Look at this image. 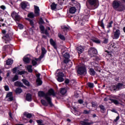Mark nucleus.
<instances>
[{
	"label": "nucleus",
	"mask_w": 125,
	"mask_h": 125,
	"mask_svg": "<svg viewBox=\"0 0 125 125\" xmlns=\"http://www.w3.org/2000/svg\"><path fill=\"white\" fill-rule=\"evenodd\" d=\"M38 95L40 97H44L45 99L46 100L48 103L51 106H53L52 103L51 102V98H50V95L53 96H55V93H54V90L52 89L49 90L48 92L47 93H44L43 91H39L38 92Z\"/></svg>",
	"instance_id": "1"
},
{
	"label": "nucleus",
	"mask_w": 125,
	"mask_h": 125,
	"mask_svg": "<svg viewBox=\"0 0 125 125\" xmlns=\"http://www.w3.org/2000/svg\"><path fill=\"white\" fill-rule=\"evenodd\" d=\"M88 54L91 57H93V60H97L98 58L96 57L97 54V50L94 48H90L88 51Z\"/></svg>",
	"instance_id": "2"
},
{
	"label": "nucleus",
	"mask_w": 125,
	"mask_h": 125,
	"mask_svg": "<svg viewBox=\"0 0 125 125\" xmlns=\"http://www.w3.org/2000/svg\"><path fill=\"white\" fill-rule=\"evenodd\" d=\"M78 74H79V75H85L86 74V69H85V66L84 65H83L82 66H80L78 68V69L77 70Z\"/></svg>",
	"instance_id": "3"
},
{
	"label": "nucleus",
	"mask_w": 125,
	"mask_h": 125,
	"mask_svg": "<svg viewBox=\"0 0 125 125\" xmlns=\"http://www.w3.org/2000/svg\"><path fill=\"white\" fill-rule=\"evenodd\" d=\"M88 2L90 5H93L95 8H97L99 6L98 0H88Z\"/></svg>",
	"instance_id": "4"
},
{
	"label": "nucleus",
	"mask_w": 125,
	"mask_h": 125,
	"mask_svg": "<svg viewBox=\"0 0 125 125\" xmlns=\"http://www.w3.org/2000/svg\"><path fill=\"white\" fill-rule=\"evenodd\" d=\"M12 17L15 20V21H20L21 17L16 12H13L11 14Z\"/></svg>",
	"instance_id": "5"
},
{
	"label": "nucleus",
	"mask_w": 125,
	"mask_h": 125,
	"mask_svg": "<svg viewBox=\"0 0 125 125\" xmlns=\"http://www.w3.org/2000/svg\"><path fill=\"white\" fill-rule=\"evenodd\" d=\"M121 35V31L119 29H117L113 34V40H118L120 38Z\"/></svg>",
	"instance_id": "6"
},
{
	"label": "nucleus",
	"mask_w": 125,
	"mask_h": 125,
	"mask_svg": "<svg viewBox=\"0 0 125 125\" xmlns=\"http://www.w3.org/2000/svg\"><path fill=\"white\" fill-rule=\"evenodd\" d=\"M63 77H64V74L62 72H60L58 73V82H59L60 83L63 82L64 78H63Z\"/></svg>",
	"instance_id": "7"
},
{
	"label": "nucleus",
	"mask_w": 125,
	"mask_h": 125,
	"mask_svg": "<svg viewBox=\"0 0 125 125\" xmlns=\"http://www.w3.org/2000/svg\"><path fill=\"white\" fill-rule=\"evenodd\" d=\"M124 87V84L122 83H118L117 85L113 86L114 90H119V89H122Z\"/></svg>",
	"instance_id": "8"
},
{
	"label": "nucleus",
	"mask_w": 125,
	"mask_h": 125,
	"mask_svg": "<svg viewBox=\"0 0 125 125\" xmlns=\"http://www.w3.org/2000/svg\"><path fill=\"white\" fill-rule=\"evenodd\" d=\"M36 77L37 78L36 80V83L38 85H42V80H41V78H40V77H41V74L39 73L37 74Z\"/></svg>",
	"instance_id": "9"
},
{
	"label": "nucleus",
	"mask_w": 125,
	"mask_h": 125,
	"mask_svg": "<svg viewBox=\"0 0 125 125\" xmlns=\"http://www.w3.org/2000/svg\"><path fill=\"white\" fill-rule=\"evenodd\" d=\"M2 38L4 39V40L6 41L5 43H8V42L11 40V38L10 37V35L9 34V33L6 34Z\"/></svg>",
	"instance_id": "10"
},
{
	"label": "nucleus",
	"mask_w": 125,
	"mask_h": 125,
	"mask_svg": "<svg viewBox=\"0 0 125 125\" xmlns=\"http://www.w3.org/2000/svg\"><path fill=\"white\" fill-rule=\"evenodd\" d=\"M6 98H7V101H13V96L12 95V92L8 93L6 95Z\"/></svg>",
	"instance_id": "11"
},
{
	"label": "nucleus",
	"mask_w": 125,
	"mask_h": 125,
	"mask_svg": "<svg viewBox=\"0 0 125 125\" xmlns=\"http://www.w3.org/2000/svg\"><path fill=\"white\" fill-rule=\"evenodd\" d=\"M14 74H18V75H24L25 74V71H19L17 68H14L13 69Z\"/></svg>",
	"instance_id": "12"
},
{
	"label": "nucleus",
	"mask_w": 125,
	"mask_h": 125,
	"mask_svg": "<svg viewBox=\"0 0 125 125\" xmlns=\"http://www.w3.org/2000/svg\"><path fill=\"white\" fill-rule=\"evenodd\" d=\"M40 8L39 6L34 5V12L35 16H40Z\"/></svg>",
	"instance_id": "13"
},
{
	"label": "nucleus",
	"mask_w": 125,
	"mask_h": 125,
	"mask_svg": "<svg viewBox=\"0 0 125 125\" xmlns=\"http://www.w3.org/2000/svg\"><path fill=\"white\" fill-rule=\"evenodd\" d=\"M80 124L82 125H91L93 124V123H88V119L84 120L83 121H82L80 122Z\"/></svg>",
	"instance_id": "14"
},
{
	"label": "nucleus",
	"mask_w": 125,
	"mask_h": 125,
	"mask_svg": "<svg viewBox=\"0 0 125 125\" xmlns=\"http://www.w3.org/2000/svg\"><path fill=\"white\" fill-rule=\"evenodd\" d=\"M50 43L53 46L55 49H57V47L56 46V43L53 41V39H50Z\"/></svg>",
	"instance_id": "15"
},
{
	"label": "nucleus",
	"mask_w": 125,
	"mask_h": 125,
	"mask_svg": "<svg viewBox=\"0 0 125 125\" xmlns=\"http://www.w3.org/2000/svg\"><path fill=\"white\" fill-rule=\"evenodd\" d=\"M113 6L114 8H118L120 6V2L119 1H114Z\"/></svg>",
	"instance_id": "16"
},
{
	"label": "nucleus",
	"mask_w": 125,
	"mask_h": 125,
	"mask_svg": "<svg viewBox=\"0 0 125 125\" xmlns=\"http://www.w3.org/2000/svg\"><path fill=\"white\" fill-rule=\"evenodd\" d=\"M77 50L80 54L83 53V51L84 50V48L82 46H79L77 48Z\"/></svg>",
	"instance_id": "17"
},
{
	"label": "nucleus",
	"mask_w": 125,
	"mask_h": 125,
	"mask_svg": "<svg viewBox=\"0 0 125 125\" xmlns=\"http://www.w3.org/2000/svg\"><path fill=\"white\" fill-rule=\"evenodd\" d=\"M23 61H24V62H25V63H30V62H31V59L30 58H28L27 57L25 56L24 57V58H23Z\"/></svg>",
	"instance_id": "18"
},
{
	"label": "nucleus",
	"mask_w": 125,
	"mask_h": 125,
	"mask_svg": "<svg viewBox=\"0 0 125 125\" xmlns=\"http://www.w3.org/2000/svg\"><path fill=\"white\" fill-rule=\"evenodd\" d=\"M66 92H67V89H66V88H61L60 93H61V94H62V95H64L66 94Z\"/></svg>",
	"instance_id": "19"
},
{
	"label": "nucleus",
	"mask_w": 125,
	"mask_h": 125,
	"mask_svg": "<svg viewBox=\"0 0 125 125\" xmlns=\"http://www.w3.org/2000/svg\"><path fill=\"white\" fill-rule=\"evenodd\" d=\"M21 8L22 9H25L26 7H27V6L28 5V2H22L21 3Z\"/></svg>",
	"instance_id": "20"
},
{
	"label": "nucleus",
	"mask_w": 125,
	"mask_h": 125,
	"mask_svg": "<svg viewBox=\"0 0 125 125\" xmlns=\"http://www.w3.org/2000/svg\"><path fill=\"white\" fill-rule=\"evenodd\" d=\"M42 55L40 56L41 58H42L44 55V54H45V53H46V50H45V48H42Z\"/></svg>",
	"instance_id": "21"
},
{
	"label": "nucleus",
	"mask_w": 125,
	"mask_h": 125,
	"mask_svg": "<svg viewBox=\"0 0 125 125\" xmlns=\"http://www.w3.org/2000/svg\"><path fill=\"white\" fill-rule=\"evenodd\" d=\"M22 82L27 86H30V83H29L28 81L26 80V79H22Z\"/></svg>",
	"instance_id": "22"
},
{
	"label": "nucleus",
	"mask_w": 125,
	"mask_h": 125,
	"mask_svg": "<svg viewBox=\"0 0 125 125\" xmlns=\"http://www.w3.org/2000/svg\"><path fill=\"white\" fill-rule=\"evenodd\" d=\"M26 98L27 101H32V96L30 94H27Z\"/></svg>",
	"instance_id": "23"
},
{
	"label": "nucleus",
	"mask_w": 125,
	"mask_h": 125,
	"mask_svg": "<svg viewBox=\"0 0 125 125\" xmlns=\"http://www.w3.org/2000/svg\"><path fill=\"white\" fill-rule=\"evenodd\" d=\"M14 84L15 86H23V83L18 81L15 82Z\"/></svg>",
	"instance_id": "24"
},
{
	"label": "nucleus",
	"mask_w": 125,
	"mask_h": 125,
	"mask_svg": "<svg viewBox=\"0 0 125 125\" xmlns=\"http://www.w3.org/2000/svg\"><path fill=\"white\" fill-rule=\"evenodd\" d=\"M69 12L72 14H74V13L76 12V8L74 7L70 8L69 9Z\"/></svg>",
	"instance_id": "25"
},
{
	"label": "nucleus",
	"mask_w": 125,
	"mask_h": 125,
	"mask_svg": "<svg viewBox=\"0 0 125 125\" xmlns=\"http://www.w3.org/2000/svg\"><path fill=\"white\" fill-rule=\"evenodd\" d=\"M110 101L112 102V103H114L115 105H119L120 104V102L118 101V100H114V99H110Z\"/></svg>",
	"instance_id": "26"
},
{
	"label": "nucleus",
	"mask_w": 125,
	"mask_h": 125,
	"mask_svg": "<svg viewBox=\"0 0 125 125\" xmlns=\"http://www.w3.org/2000/svg\"><path fill=\"white\" fill-rule=\"evenodd\" d=\"M13 63V60L11 59H8L6 61V64L7 65H11Z\"/></svg>",
	"instance_id": "27"
},
{
	"label": "nucleus",
	"mask_w": 125,
	"mask_h": 125,
	"mask_svg": "<svg viewBox=\"0 0 125 125\" xmlns=\"http://www.w3.org/2000/svg\"><path fill=\"white\" fill-rule=\"evenodd\" d=\"M62 29V31H64V32L67 31L68 30H69V28L68 27L65 26V25H62L61 26Z\"/></svg>",
	"instance_id": "28"
},
{
	"label": "nucleus",
	"mask_w": 125,
	"mask_h": 125,
	"mask_svg": "<svg viewBox=\"0 0 125 125\" xmlns=\"http://www.w3.org/2000/svg\"><path fill=\"white\" fill-rule=\"evenodd\" d=\"M23 115L28 118V119H30V118H32V114L31 113H27L24 112Z\"/></svg>",
	"instance_id": "29"
},
{
	"label": "nucleus",
	"mask_w": 125,
	"mask_h": 125,
	"mask_svg": "<svg viewBox=\"0 0 125 125\" xmlns=\"http://www.w3.org/2000/svg\"><path fill=\"white\" fill-rule=\"evenodd\" d=\"M89 73L90 75H91V76H94V75H95V71L94 70H93V69L90 68L89 69Z\"/></svg>",
	"instance_id": "30"
},
{
	"label": "nucleus",
	"mask_w": 125,
	"mask_h": 125,
	"mask_svg": "<svg viewBox=\"0 0 125 125\" xmlns=\"http://www.w3.org/2000/svg\"><path fill=\"white\" fill-rule=\"evenodd\" d=\"M32 67V65H28L27 67V70L28 71L29 73H32V72H33Z\"/></svg>",
	"instance_id": "31"
},
{
	"label": "nucleus",
	"mask_w": 125,
	"mask_h": 125,
	"mask_svg": "<svg viewBox=\"0 0 125 125\" xmlns=\"http://www.w3.org/2000/svg\"><path fill=\"white\" fill-rule=\"evenodd\" d=\"M58 36L61 40H62V41H65V37H64L60 33H59L58 34Z\"/></svg>",
	"instance_id": "32"
},
{
	"label": "nucleus",
	"mask_w": 125,
	"mask_h": 125,
	"mask_svg": "<svg viewBox=\"0 0 125 125\" xmlns=\"http://www.w3.org/2000/svg\"><path fill=\"white\" fill-rule=\"evenodd\" d=\"M22 90L20 88H18L15 90V92L17 94H19L21 93L22 92Z\"/></svg>",
	"instance_id": "33"
},
{
	"label": "nucleus",
	"mask_w": 125,
	"mask_h": 125,
	"mask_svg": "<svg viewBox=\"0 0 125 125\" xmlns=\"http://www.w3.org/2000/svg\"><path fill=\"white\" fill-rule=\"evenodd\" d=\"M92 41L93 42H95L96 43H100L101 42L100 40L96 38L92 39Z\"/></svg>",
	"instance_id": "34"
},
{
	"label": "nucleus",
	"mask_w": 125,
	"mask_h": 125,
	"mask_svg": "<svg viewBox=\"0 0 125 125\" xmlns=\"http://www.w3.org/2000/svg\"><path fill=\"white\" fill-rule=\"evenodd\" d=\"M99 107L101 109V112H102L103 113H104V112H105V110L106 109H105V107H104L103 105H100L99 106Z\"/></svg>",
	"instance_id": "35"
},
{
	"label": "nucleus",
	"mask_w": 125,
	"mask_h": 125,
	"mask_svg": "<svg viewBox=\"0 0 125 125\" xmlns=\"http://www.w3.org/2000/svg\"><path fill=\"white\" fill-rule=\"evenodd\" d=\"M63 57L65 58L66 59H68V58H70V55L69 54V53H65L63 55Z\"/></svg>",
	"instance_id": "36"
},
{
	"label": "nucleus",
	"mask_w": 125,
	"mask_h": 125,
	"mask_svg": "<svg viewBox=\"0 0 125 125\" xmlns=\"http://www.w3.org/2000/svg\"><path fill=\"white\" fill-rule=\"evenodd\" d=\"M41 103L43 106H47V103H46V101H45L44 100H41Z\"/></svg>",
	"instance_id": "37"
},
{
	"label": "nucleus",
	"mask_w": 125,
	"mask_h": 125,
	"mask_svg": "<svg viewBox=\"0 0 125 125\" xmlns=\"http://www.w3.org/2000/svg\"><path fill=\"white\" fill-rule=\"evenodd\" d=\"M51 9L52 10H55V9L56 8V4L54 3H53L51 5Z\"/></svg>",
	"instance_id": "38"
},
{
	"label": "nucleus",
	"mask_w": 125,
	"mask_h": 125,
	"mask_svg": "<svg viewBox=\"0 0 125 125\" xmlns=\"http://www.w3.org/2000/svg\"><path fill=\"white\" fill-rule=\"evenodd\" d=\"M28 17H29V18H34L35 15L33 13H30L28 15Z\"/></svg>",
	"instance_id": "39"
},
{
	"label": "nucleus",
	"mask_w": 125,
	"mask_h": 125,
	"mask_svg": "<svg viewBox=\"0 0 125 125\" xmlns=\"http://www.w3.org/2000/svg\"><path fill=\"white\" fill-rule=\"evenodd\" d=\"M37 61H38V60H33L32 61V65L33 66H36L37 65Z\"/></svg>",
	"instance_id": "40"
},
{
	"label": "nucleus",
	"mask_w": 125,
	"mask_h": 125,
	"mask_svg": "<svg viewBox=\"0 0 125 125\" xmlns=\"http://www.w3.org/2000/svg\"><path fill=\"white\" fill-rule=\"evenodd\" d=\"M19 79L18 76L17 75H16L14 78L12 79V82H15V81H17Z\"/></svg>",
	"instance_id": "41"
},
{
	"label": "nucleus",
	"mask_w": 125,
	"mask_h": 125,
	"mask_svg": "<svg viewBox=\"0 0 125 125\" xmlns=\"http://www.w3.org/2000/svg\"><path fill=\"white\" fill-rule=\"evenodd\" d=\"M91 104L92 107H97L98 106L97 103L96 102H92Z\"/></svg>",
	"instance_id": "42"
},
{
	"label": "nucleus",
	"mask_w": 125,
	"mask_h": 125,
	"mask_svg": "<svg viewBox=\"0 0 125 125\" xmlns=\"http://www.w3.org/2000/svg\"><path fill=\"white\" fill-rule=\"evenodd\" d=\"M40 30L42 31V33H43L44 32V26H43V25H40Z\"/></svg>",
	"instance_id": "43"
},
{
	"label": "nucleus",
	"mask_w": 125,
	"mask_h": 125,
	"mask_svg": "<svg viewBox=\"0 0 125 125\" xmlns=\"http://www.w3.org/2000/svg\"><path fill=\"white\" fill-rule=\"evenodd\" d=\"M28 21L30 22V25H31V26L32 27H34V21H32L31 20H30V19H28Z\"/></svg>",
	"instance_id": "44"
},
{
	"label": "nucleus",
	"mask_w": 125,
	"mask_h": 125,
	"mask_svg": "<svg viewBox=\"0 0 125 125\" xmlns=\"http://www.w3.org/2000/svg\"><path fill=\"white\" fill-rule=\"evenodd\" d=\"M113 24V21H110L107 25V28H111L112 27V24Z\"/></svg>",
	"instance_id": "45"
},
{
	"label": "nucleus",
	"mask_w": 125,
	"mask_h": 125,
	"mask_svg": "<svg viewBox=\"0 0 125 125\" xmlns=\"http://www.w3.org/2000/svg\"><path fill=\"white\" fill-rule=\"evenodd\" d=\"M120 120V116H117L116 117V118L114 120V123H117V122H118V121H119Z\"/></svg>",
	"instance_id": "46"
},
{
	"label": "nucleus",
	"mask_w": 125,
	"mask_h": 125,
	"mask_svg": "<svg viewBox=\"0 0 125 125\" xmlns=\"http://www.w3.org/2000/svg\"><path fill=\"white\" fill-rule=\"evenodd\" d=\"M18 28H19V29H20L21 30V29H23V28H24V27L23 26V25H22L21 24H19Z\"/></svg>",
	"instance_id": "47"
},
{
	"label": "nucleus",
	"mask_w": 125,
	"mask_h": 125,
	"mask_svg": "<svg viewBox=\"0 0 125 125\" xmlns=\"http://www.w3.org/2000/svg\"><path fill=\"white\" fill-rule=\"evenodd\" d=\"M4 88H5V90H6V91H8V90H9V87H8V85H5Z\"/></svg>",
	"instance_id": "48"
},
{
	"label": "nucleus",
	"mask_w": 125,
	"mask_h": 125,
	"mask_svg": "<svg viewBox=\"0 0 125 125\" xmlns=\"http://www.w3.org/2000/svg\"><path fill=\"white\" fill-rule=\"evenodd\" d=\"M88 86H89V87H91V88L93 87V83H88Z\"/></svg>",
	"instance_id": "49"
},
{
	"label": "nucleus",
	"mask_w": 125,
	"mask_h": 125,
	"mask_svg": "<svg viewBox=\"0 0 125 125\" xmlns=\"http://www.w3.org/2000/svg\"><path fill=\"white\" fill-rule=\"evenodd\" d=\"M39 23L40 24H43L44 22L43 20H42V18L40 19Z\"/></svg>",
	"instance_id": "50"
},
{
	"label": "nucleus",
	"mask_w": 125,
	"mask_h": 125,
	"mask_svg": "<svg viewBox=\"0 0 125 125\" xmlns=\"http://www.w3.org/2000/svg\"><path fill=\"white\" fill-rule=\"evenodd\" d=\"M0 8L1 9H3V10H4L6 8V7H5V6L4 5H1L0 6Z\"/></svg>",
	"instance_id": "51"
},
{
	"label": "nucleus",
	"mask_w": 125,
	"mask_h": 125,
	"mask_svg": "<svg viewBox=\"0 0 125 125\" xmlns=\"http://www.w3.org/2000/svg\"><path fill=\"white\" fill-rule=\"evenodd\" d=\"M125 9V6H121V9H120V11H124Z\"/></svg>",
	"instance_id": "52"
},
{
	"label": "nucleus",
	"mask_w": 125,
	"mask_h": 125,
	"mask_svg": "<svg viewBox=\"0 0 125 125\" xmlns=\"http://www.w3.org/2000/svg\"><path fill=\"white\" fill-rule=\"evenodd\" d=\"M90 111L84 110L83 114H89Z\"/></svg>",
	"instance_id": "53"
},
{
	"label": "nucleus",
	"mask_w": 125,
	"mask_h": 125,
	"mask_svg": "<svg viewBox=\"0 0 125 125\" xmlns=\"http://www.w3.org/2000/svg\"><path fill=\"white\" fill-rule=\"evenodd\" d=\"M37 123L41 124L42 123V120H37Z\"/></svg>",
	"instance_id": "54"
},
{
	"label": "nucleus",
	"mask_w": 125,
	"mask_h": 125,
	"mask_svg": "<svg viewBox=\"0 0 125 125\" xmlns=\"http://www.w3.org/2000/svg\"><path fill=\"white\" fill-rule=\"evenodd\" d=\"M78 102L80 104H83V101L82 100H78Z\"/></svg>",
	"instance_id": "55"
},
{
	"label": "nucleus",
	"mask_w": 125,
	"mask_h": 125,
	"mask_svg": "<svg viewBox=\"0 0 125 125\" xmlns=\"http://www.w3.org/2000/svg\"><path fill=\"white\" fill-rule=\"evenodd\" d=\"M65 83H70V81L69 80V79H66L65 81Z\"/></svg>",
	"instance_id": "56"
},
{
	"label": "nucleus",
	"mask_w": 125,
	"mask_h": 125,
	"mask_svg": "<svg viewBox=\"0 0 125 125\" xmlns=\"http://www.w3.org/2000/svg\"><path fill=\"white\" fill-rule=\"evenodd\" d=\"M108 43V39H105L104 41V43Z\"/></svg>",
	"instance_id": "57"
},
{
	"label": "nucleus",
	"mask_w": 125,
	"mask_h": 125,
	"mask_svg": "<svg viewBox=\"0 0 125 125\" xmlns=\"http://www.w3.org/2000/svg\"><path fill=\"white\" fill-rule=\"evenodd\" d=\"M110 99H109V98H108V97H106L104 99V101H109V100H110Z\"/></svg>",
	"instance_id": "58"
},
{
	"label": "nucleus",
	"mask_w": 125,
	"mask_h": 125,
	"mask_svg": "<svg viewBox=\"0 0 125 125\" xmlns=\"http://www.w3.org/2000/svg\"><path fill=\"white\" fill-rule=\"evenodd\" d=\"M42 33H44L45 35H48V32H47V30H45Z\"/></svg>",
	"instance_id": "59"
},
{
	"label": "nucleus",
	"mask_w": 125,
	"mask_h": 125,
	"mask_svg": "<svg viewBox=\"0 0 125 125\" xmlns=\"http://www.w3.org/2000/svg\"><path fill=\"white\" fill-rule=\"evenodd\" d=\"M121 97H122V98H125V95L124 94H122L121 95Z\"/></svg>",
	"instance_id": "60"
},
{
	"label": "nucleus",
	"mask_w": 125,
	"mask_h": 125,
	"mask_svg": "<svg viewBox=\"0 0 125 125\" xmlns=\"http://www.w3.org/2000/svg\"><path fill=\"white\" fill-rule=\"evenodd\" d=\"M2 34H6V31L3 30H2Z\"/></svg>",
	"instance_id": "61"
},
{
	"label": "nucleus",
	"mask_w": 125,
	"mask_h": 125,
	"mask_svg": "<svg viewBox=\"0 0 125 125\" xmlns=\"http://www.w3.org/2000/svg\"><path fill=\"white\" fill-rule=\"evenodd\" d=\"M101 26L102 28H104V24L103 23V22H102Z\"/></svg>",
	"instance_id": "62"
},
{
	"label": "nucleus",
	"mask_w": 125,
	"mask_h": 125,
	"mask_svg": "<svg viewBox=\"0 0 125 125\" xmlns=\"http://www.w3.org/2000/svg\"><path fill=\"white\" fill-rule=\"evenodd\" d=\"M9 75H10V72H7V77H9Z\"/></svg>",
	"instance_id": "63"
},
{
	"label": "nucleus",
	"mask_w": 125,
	"mask_h": 125,
	"mask_svg": "<svg viewBox=\"0 0 125 125\" xmlns=\"http://www.w3.org/2000/svg\"><path fill=\"white\" fill-rule=\"evenodd\" d=\"M123 31H124V33H125V27H124L123 28Z\"/></svg>",
	"instance_id": "64"
}]
</instances>
